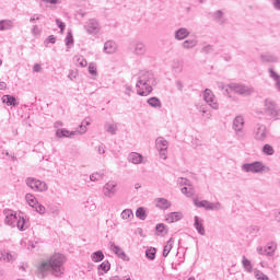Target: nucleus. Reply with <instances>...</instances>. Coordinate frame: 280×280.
<instances>
[{"mask_svg":"<svg viewBox=\"0 0 280 280\" xmlns=\"http://www.w3.org/2000/svg\"><path fill=\"white\" fill-rule=\"evenodd\" d=\"M155 202V207L158 209H162L163 211H165L166 209H170V207H172V202H170V200L165 199V198H156L154 200Z\"/></svg>","mask_w":280,"mask_h":280,"instance_id":"obj_13","label":"nucleus"},{"mask_svg":"<svg viewBox=\"0 0 280 280\" xmlns=\"http://www.w3.org/2000/svg\"><path fill=\"white\" fill-rule=\"evenodd\" d=\"M68 78L70 80H75L78 78V71L70 70Z\"/></svg>","mask_w":280,"mask_h":280,"instance_id":"obj_56","label":"nucleus"},{"mask_svg":"<svg viewBox=\"0 0 280 280\" xmlns=\"http://www.w3.org/2000/svg\"><path fill=\"white\" fill-rule=\"evenodd\" d=\"M108 270H110V262H108V260L103 261L98 266V275H106V272H108Z\"/></svg>","mask_w":280,"mask_h":280,"instance_id":"obj_31","label":"nucleus"},{"mask_svg":"<svg viewBox=\"0 0 280 280\" xmlns=\"http://www.w3.org/2000/svg\"><path fill=\"white\" fill-rule=\"evenodd\" d=\"M129 161L133 163V165H139V163H142L143 161V155L137 152H132L129 154Z\"/></svg>","mask_w":280,"mask_h":280,"instance_id":"obj_23","label":"nucleus"},{"mask_svg":"<svg viewBox=\"0 0 280 280\" xmlns=\"http://www.w3.org/2000/svg\"><path fill=\"white\" fill-rule=\"evenodd\" d=\"M255 277H256L257 280H270L268 278V276H266L264 272H261L259 270L255 271Z\"/></svg>","mask_w":280,"mask_h":280,"instance_id":"obj_48","label":"nucleus"},{"mask_svg":"<svg viewBox=\"0 0 280 280\" xmlns=\"http://www.w3.org/2000/svg\"><path fill=\"white\" fill-rule=\"evenodd\" d=\"M145 51H148V49L145 48V44L143 43H137L135 45V54L137 56H143L145 54Z\"/></svg>","mask_w":280,"mask_h":280,"instance_id":"obj_28","label":"nucleus"},{"mask_svg":"<svg viewBox=\"0 0 280 280\" xmlns=\"http://www.w3.org/2000/svg\"><path fill=\"white\" fill-rule=\"evenodd\" d=\"M4 213H5L4 224H7L8 226H12L14 229V226H16V220H19L16 212L12 210H8Z\"/></svg>","mask_w":280,"mask_h":280,"instance_id":"obj_12","label":"nucleus"},{"mask_svg":"<svg viewBox=\"0 0 280 280\" xmlns=\"http://www.w3.org/2000/svg\"><path fill=\"white\" fill-rule=\"evenodd\" d=\"M117 194V183L109 180L103 186V196L105 198H115Z\"/></svg>","mask_w":280,"mask_h":280,"instance_id":"obj_6","label":"nucleus"},{"mask_svg":"<svg viewBox=\"0 0 280 280\" xmlns=\"http://www.w3.org/2000/svg\"><path fill=\"white\" fill-rule=\"evenodd\" d=\"M136 217H138L139 220H145V218H148V214H145V209L138 208L136 211Z\"/></svg>","mask_w":280,"mask_h":280,"instance_id":"obj_44","label":"nucleus"},{"mask_svg":"<svg viewBox=\"0 0 280 280\" xmlns=\"http://www.w3.org/2000/svg\"><path fill=\"white\" fill-rule=\"evenodd\" d=\"M273 7L276 8V10H280V0H275Z\"/></svg>","mask_w":280,"mask_h":280,"instance_id":"obj_64","label":"nucleus"},{"mask_svg":"<svg viewBox=\"0 0 280 280\" xmlns=\"http://www.w3.org/2000/svg\"><path fill=\"white\" fill-rule=\"evenodd\" d=\"M110 250H113V253H115V255H117L120 259H124V261H128V256L126 255L124 249H121V247L115 245V243H113L110 245Z\"/></svg>","mask_w":280,"mask_h":280,"instance_id":"obj_15","label":"nucleus"},{"mask_svg":"<svg viewBox=\"0 0 280 280\" xmlns=\"http://www.w3.org/2000/svg\"><path fill=\"white\" fill-rule=\"evenodd\" d=\"M260 59L261 62H279V57L270 52L261 54Z\"/></svg>","mask_w":280,"mask_h":280,"instance_id":"obj_17","label":"nucleus"},{"mask_svg":"<svg viewBox=\"0 0 280 280\" xmlns=\"http://www.w3.org/2000/svg\"><path fill=\"white\" fill-rule=\"evenodd\" d=\"M56 24L58 25V27L60 28L61 32H65V27H67L65 25V23L60 20H56Z\"/></svg>","mask_w":280,"mask_h":280,"instance_id":"obj_58","label":"nucleus"},{"mask_svg":"<svg viewBox=\"0 0 280 280\" xmlns=\"http://www.w3.org/2000/svg\"><path fill=\"white\" fill-rule=\"evenodd\" d=\"M220 209H222V203L220 202H209L208 201V205L206 207V210L207 211H220Z\"/></svg>","mask_w":280,"mask_h":280,"instance_id":"obj_36","label":"nucleus"},{"mask_svg":"<svg viewBox=\"0 0 280 280\" xmlns=\"http://www.w3.org/2000/svg\"><path fill=\"white\" fill-rule=\"evenodd\" d=\"M32 34L33 36H39L40 34V28L38 27V25H34L32 28Z\"/></svg>","mask_w":280,"mask_h":280,"instance_id":"obj_55","label":"nucleus"},{"mask_svg":"<svg viewBox=\"0 0 280 280\" xmlns=\"http://www.w3.org/2000/svg\"><path fill=\"white\" fill-rule=\"evenodd\" d=\"M106 152V150L104 149V144H101L98 147V154H104Z\"/></svg>","mask_w":280,"mask_h":280,"instance_id":"obj_63","label":"nucleus"},{"mask_svg":"<svg viewBox=\"0 0 280 280\" xmlns=\"http://www.w3.org/2000/svg\"><path fill=\"white\" fill-rule=\"evenodd\" d=\"M268 135H270V132L266 125L257 124L254 128V139L256 141H266V139H268Z\"/></svg>","mask_w":280,"mask_h":280,"instance_id":"obj_5","label":"nucleus"},{"mask_svg":"<svg viewBox=\"0 0 280 280\" xmlns=\"http://www.w3.org/2000/svg\"><path fill=\"white\" fill-rule=\"evenodd\" d=\"M165 220H166V222H168V224H172L174 222H178L179 220H183V213H180V212H171V213L166 214Z\"/></svg>","mask_w":280,"mask_h":280,"instance_id":"obj_16","label":"nucleus"},{"mask_svg":"<svg viewBox=\"0 0 280 280\" xmlns=\"http://www.w3.org/2000/svg\"><path fill=\"white\" fill-rule=\"evenodd\" d=\"M214 20L222 25L224 23V20L222 19V11H217L214 13Z\"/></svg>","mask_w":280,"mask_h":280,"instance_id":"obj_50","label":"nucleus"},{"mask_svg":"<svg viewBox=\"0 0 280 280\" xmlns=\"http://www.w3.org/2000/svg\"><path fill=\"white\" fill-rule=\"evenodd\" d=\"M48 43H51L54 45L56 43V36L54 35L48 36Z\"/></svg>","mask_w":280,"mask_h":280,"instance_id":"obj_62","label":"nucleus"},{"mask_svg":"<svg viewBox=\"0 0 280 280\" xmlns=\"http://www.w3.org/2000/svg\"><path fill=\"white\" fill-rule=\"evenodd\" d=\"M203 100L214 110H218V108H220V105L218 104V100L215 98V95L213 94V92L210 89L205 90Z\"/></svg>","mask_w":280,"mask_h":280,"instance_id":"obj_7","label":"nucleus"},{"mask_svg":"<svg viewBox=\"0 0 280 280\" xmlns=\"http://www.w3.org/2000/svg\"><path fill=\"white\" fill-rule=\"evenodd\" d=\"M36 21H40V16L39 15H33L31 19H30V22L31 23H36Z\"/></svg>","mask_w":280,"mask_h":280,"instance_id":"obj_61","label":"nucleus"},{"mask_svg":"<svg viewBox=\"0 0 280 280\" xmlns=\"http://www.w3.org/2000/svg\"><path fill=\"white\" fill-rule=\"evenodd\" d=\"M262 152L267 155V156H272V154H275V148H272V145L270 144H265L262 147Z\"/></svg>","mask_w":280,"mask_h":280,"instance_id":"obj_40","label":"nucleus"},{"mask_svg":"<svg viewBox=\"0 0 280 280\" xmlns=\"http://www.w3.org/2000/svg\"><path fill=\"white\" fill-rule=\"evenodd\" d=\"M2 104H7V106H19V102L16 101V97L12 96V95H3L2 96Z\"/></svg>","mask_w":280,"mask_h":280,"instance_id":"obj_18","label":"nucleus"},{"mask_svg":"<svg viewBox=\"0 0 280 280\" xmlns=\"http://www.w3.org/2000/svg\"><path fill=\"white\" fill-rule=\"evenodd\" d=\"M210 51H213V47L211 45H208L202 48L203 54H210Z\"/></svg>","mask_w":280,"mask_h":280,"instance_id":"obj_60","label":"nucleus"},{"mask_svg":"<svg viewBox=\"0 0 280 280\" xmlns=\"http://www.w3.org/2000/svg\"><path fill=\"white\" fill-rule=\"evenodd\" d=\"M161 159L165 161L167 159V149H161L159 150Z\"/></svg>","mask_w":280,"mask_h":280,"instance_id":"obj_57","label":"nucleus"},{"mask_svg":"<svg viewBox=\"0 0 280 280\" xmlns=\"http://www.w3.org/2000/svg\"><path fill=\"white\" fill-rule=\"evenodd\" d=\"M14 256H12V254H10V252L8 250H2L0 253V261H7V262H10V261H14Z\"/></svg>","mask_w":280,"mask_h":280,"instance_id":"obj_29","label":"nucleus"},{"mask_svg":"<svg viewBox=\"0 0 280 280\" xmlns=\"http://www.w3.org/2000/svg\"><path fill=\"white\" fill-rule=\"evenodd\" d=\"M202 219H200V217H195V229L196 231H198L199 235H205L206 231H205V225L202 223Z\"/></svg>","mask_w":280,"mask_h":280,"instance_id":"obj_19","label":"nucleus"},{"mask_svg":"<svg viewBox=\"0 0 280 280\" xmlns=\"http://www.w3.org/2000/svg\"><path fill=\"white\" fill-rule=\"evenodd\" d=\"M219 89L225 90L226 95H231V93H237L238 95H253L255 92L253 88L237 83H232L228 86H225L224 83H219Z\"/></svg>","mask_w":280,"mask_h":280,"instance_id":"obj_2","label":"nucleus"},{"mask_svg":"<svg viewBox=\"0 0 280 280\" xmlns=\"http://www.w3.org/2000/svg\"><path fill=\"white\" fill-rule=\"evenodd\" d=\"M105 129L106 132H110V135H116L117 133V125L115 124H105Z\"/></svg>","mask_w":280,"mask_h":280,"instance_id":"obj_41","label":"nucleus"},{"mask_svg":"<svg viewBox=\"0 0 280 280\" xmlns=\"http://www.w3.org/2000/svg\"><path fill=\"white\" fill-rule=\"evenodd\" d=\"M168 145L170 143L163 137H160L155 140V147L158 150H167Z\"/></svg>","mask_w":280,"mask_h":280,"instance_id":"obj_22","label":"nucleus"},{"mask_svg":"<svg viewBox=\"0 0 280 280\" xmlns=\"http://www.w3.org/2000/svg\"><path fill=\"white\" fill-rule=\"evenodd\" d=\"M85 28L88 34H97L100 32V24L96 20H90Z\"/></svg>","mask_w":280,"mask_h":280,"instance_id":"obj_14","label":"nucleus"},{"mask_svg":"<svg viewBox=\"0 0 280 280\" xmlns=\"http://www.w3.org/2000/svg\"><path fill=\"white\" fill-rule=\"evenodd\" d=\"M106 176V171L96 172L90 175V180L95 183L96 180H102Z\"/></svg>","mask_w":280,"mask_h":280,"instance_id":"obj_32","label":"nucleus"},{"mask_svg":"<svg viewBox=\"0 0 280 280\" xmlns=\"http://www.w3.org/2000/svg\"><path fill=\"white\" fill-rule=\"evenodd\" d=\"M268 72H269V77L275 80L276 82V89L279 91L280 93V75L275 72V70L272 68H269L268 69Z\"/></svg>","mask_w":280,"mask_h":280,"instance_id":"obj_24","label":"nucleus"},{"mask_svg":"<svg viewBox=\"0 0 280 280\" xmlns=\"http://www.w3.org/2000/svg\"><path fill=\"white\" fill-rule=\"evenodd\" d=\"M71 135H75V131L69 132L67 129L57 130V137H71Z\"/></svg>","mask_w":280,"mask_h":280,"instance_id":"obj_43","label":"nucleus"},{"mask_svg":"<svg viewBox=\"0 0 280 280\" xmlns=\"http://www.w3.org/2000/svg\"><path fill=\"white\" fill-rule=\"evenodd\" d=\"M243 268L246 270V272H253V264H250V260L246 258V256H243Z\"/></svg>","mask_w":280,"mask_h":280,"instance_id":"obj_39","label":"nucleus"},{"mask_svg":"<svg viewBox=\"0 0 280 280\" xmlns=\"http://www.w3.org/2000/svg\"><path fill=\"white\" fill-rule=\"evenodd\" d=\"M152 84H154V74L149 71H141L136 84V86H147V91L141 92V94L152 93Z\"/></svg>","mask_w":280,"mask_h":280,"instance_id":"obj_3","label":"nucleus"},{"mask_svg":"<svg viewBox=\"0 0 280 280\" xmlns=\"http://www.w3.org/2000/svg\"><path fill=\"white\" fill-rule=\"evenodd\" d=\"M66 45L67 47H71V45H73V34H71V32H69L66 37Z\"/></svg>","mask_w":280,"mask_h":280,"instance_id":"obj_51","label":"nucleus"},{"mask_svg":"<svg viewBox=\"0 0 280 280\" xmlns=\"http://www.w3.org/2000/svg\"><path fill=\"white\" fill-rule=\"evenodd\" d=\"M242 167L244 172H252L253 174H261V172L266 170V166H264V163L261 162L244 164Z\"/></svg>","mask_w":280,"mask_h":280,"instance_id":"obj_8","label":"nucleus"},{"mask_svg":"<svg viewBox=\"0 0 280 280\" xmlns=\"http://www.w3.org/2000/svg\"><path fill=\"white\" fill-rule=\"evenodd\" d=\"M33 71L35 73H40V71H43V67H40L39 63H35L34 67H33Z\"/></svg>","mask_w":280,"mask_h":280,"instance_id":"obj_59","label":"nucleus"},{"mask_svg":"<svg viewBox=\"0 0 280 280\" xmlns=\"http://www.w3.org/2000/svg\"><path fill=\"white\" fill-rule=\"evenodd\" d=\"M73 62L77 65V67H82V68L89 65V62L82 55H75L73 58Z\"/></svg>","mask_w":280,"mask_h":280,"instance_id":"obj_26","label":"nucleus"},{"mask_svg":"<svg viewBox=\"0 0 280 280\" xmlns=\"http://www.w3.org/2000/svg\"><path fill=\"white\" fill-rule=\"evenodd\" d=\"M88 126H91V122L85 121V125H84V122H82V124L80 125L79 133H80V135H84V132H86V127H88Z\"/></svg>","mask_w":280,"mask_h":280,"instance_id":"obj_52","label":"nucleus"},{"mask_svg":"<svg viewBox=\"0 0 280 280\" xmlns=\"http://www.w3.org/2000/svg\"><path fill=\"white\" fill-rule=\"evenodd\" d=\"M104 51L105 54H115L117 51V44L113 40H108L104 45Z\"/></svg>","mask_w":280,"mask_h":280,"instance_id":"obj_21","label":"nucleus"},{"mask_svg":"<svg viewBox=\"0 0 280 280\" xmlns=\"http://www.w3.org/2000/svg\"><path fill=\"white\" fill-rule=\"evenodd\" d=\"M33 209H35L37 213H40V215L46 211L45 206L38 203Z\"/></svg>","mask_w":280,"mask_h":280,"instance_id":"obj_53","label":"nucleus"},{"mask_svg":"<svg viewBox=\"0 0 280 280\" xmlns=\"http://www.w3.org/2000/svg\"><path fill=\"white\" fill-rule=\"evenodd\" d=\"M196 45H198V40L197 39H186L183 44L182 47L184 49H194V47H196Z\"/></svg>","mask_w":280,"mask_h":280,"instance_id":"obj_35","label":"nucleus"},{"mask_svg":"<svg viewBox=\"0 0 280 280\" xmlns=\"http://www.w3.org/2000/svg\"><path fill=\"white\" fill-rule=\"evenodd\" d=\"M25 183L33 191H47L48 189L47 183L34 177H27Z\"/></svg>","mask_w":280,"mask_h":280,"instance_id":"obj_4","label":"nucleus"},{"mask_svg":"<svg viewBox=\"0 0 280 280\" xmlns=\"http://www.w3.org/2000/svg\"><path fill=\"white\" fill-rule=\"evenodd\" d=\"M182 194L187 196V198H191V196H194V188L183 187L182 188Z\"/></svg>","mask_w":280,"mask_h":280,"instance_id":"obj_47","label":"nucleus"},{"mask_svg":"<svg viewBox=\"0 0 280 280\" xmlns=\"http://www.w3.org/2000/svg\"><path fill=\"white\" fill-rule=\"evenodd\" d=\"M14 27V22L10 20L0 21V32H5L7 30H12Z\"/></svg>","mask_w":280,"mask_h":280,"instance_id":"obj_27","label":"nucleus"},{"mask_svg":"<svg viewBox=\"0 0 280 280\" xmlns=\"http://www.w3.org/2000/svg\"><path fill=\"white\" fill-rule=\"evenodd\" d=\"M147 103L149 104V106H151L152 108H161V106H163V104L161 103V100H159L156 96H153L151 98H149L147 101Z\"/></svg>","mask_w":280,"mask_h":280,"instance_id":"obj_30","label":"nucleus"},{"mask_svg":"<svg viewBox=\"0 0 280 280\" xmlns=\"http://www.w3.org/2000/svg\"><path fill=\"white\" fill-rule=\"evenodd\" d=\"M276 250H277V245L273 243L268 244L265 247H261V246L257 247L258 255H266L267 257H272Z\"/></svg>","mask_w":280,"mask_h":280,"instance_id":"obj_11","label":"nucleus"},{"mask_svg":"<svg viewBox=\"0 0 280 280\" xmlns=\"http://www.w3.org/2000/svg\"><path fill=\"white\" fill-rule=\"evenodd\" d=\"M67 258L62 254H55L50 257L49 261L42 262L38 270L42 277L51 272L55 277H61L65 273V262Z\"/></svg>","mask_w":280,"mask_h":280,"instance_id":"obj_1","label":"nucleus"},{"mask_svg":"<svg viewBox=\"0 0 280 280\" xmlns=\"http://www.w3.org/2000/svg\"><path fill=\"white\" fill-rule=\"evenodd\" d=\"M187 36H189V31L185 27L178 28L175 32L176 40H185V38H187Z\"/></svg>","mask_w":280,"mask_h":280,"instance_id":"obj_20","label":"nucleus"},{"mask_svg":"<svg viewBox=\"0 0 280 280\" xmlns=\"http://www.w3.org/2000/svg\"><path fill=\"white\" fill-rule=\"evenodd\" d=\"M136 89H137L138 95H141V96H148V95H150V93L141 94V93H145V92L148 91L147 85L136 86Z\"/></svg>","mask_w":280,"mask_h":280,"instance_id":"obj_45","label":"nucleus"},{"mask_svg":"<svg viewBox=\"0 0 280 280\" xmlns=\"http://www.w3.org/2000/svg\"><path fill=\"white\" fill-rule=\"evenodd\" d=\"M25 200L30 205V207H33V209L34 207H36V205H38V199H36V197L32 194H26Z\"/></svg>","mask_w":280,"mask_h":280,"instance_id":"obj_34","label":"nucleus"},{"mask_svg":"<svg viewBox=\"0 0 280 280\" xmlns=\"http://www.w3.org/2000/svg\"><path fill=\"white\" fill-rule=\"evenodd\" d=\"M172 248H174V238H170L164 246L163 257H167V255H170V253L172 252Z\"/></svg>","mask_w":280,"mask_h":280,"instance_id":"obj_33","label":"nucleus"},{"mask_svg":"<svg viewBox=\"0 0 280 280\" xmlns=\"http://www.w3.org/2000/svg\"><path fill=\"white\" fill-rule=\"evenodd\" d=\"M120 218H121L122 220H128V221H130V220H132V218H135V213H132V210L126 209V210H124V211L121 212Z\"/></svg>","mask_w":280,"mask_h":280,"instance_id":"obj_38","label":"nucleus"},{"mask_svg":"<svg viewBox=\"0 0 280 280\" xmlns=\"http://www.w3.org/2000/svg\"><path fill=\"white\" fill-rule=\"evenodd\" d=\"M91 259H92V261H95V262L103 261L104 253L102 250L94 252L91 255Z\"/></svg>","mask_w":280,"mask_h":280,"instance_id":"obj_37","label":"nucleus"},{"mask_svg":"<svg viewBox=\"0 0 280 280\" xmlns=\"http://www.w3.org/2000/svg\"><path fill=\"white\" fill-rule=\"evenodd\" d=\"M233 130H235L237 137H244V117L236 116L233 120Z\"/></svg>","mask_w":280,"mask_h":280,"instance_id":"obj_10","label":"nucleus"},{"mask_svg":"<svg viewBox=\"0 0 280 280\" xmlns=\"http://www.w3.org/2000/svg\"><path fill=\"white\" fill-rule=\"evenodd\" d=\"M155 231H158V233H161V234L165 233V224L163 223L158 224L155 226Z\"/></svg>","mask_w":280,"mask_h":280,"instance_id":"obj_54","label":"nucleus"},{"mask_svg":"<svg viewBox=\"0 0 280 280\" xmlns=\"http://www.w3.org/2000/svg\"><path fill=\"white\" fill-rule=\"evenodd\" d=\"M265 114L269 117H277L279 115V108L277 107V104L273 103L272 100L267 98L265 100Z\"/></svg>","mask_w":280,"mask_h":280,"instance_id":"obj_9","label":"nucleus"},{"mask_svg":"<svg viewBox=\"0 0 280 280\" xmlns=\"http://www.w3.org/2000/svg\"><path fill=\"white\" fill-rule=\"evenodd\" d=\"M145 255H147L148 259H151V260L155 259V257H156V248L151 247V248L147 249Z\"/></svg>","mask_w":280,"mask_h":280,"instance_id":"obj_42","label":"nucleus"},{"mask_svg":"<svg viewBox=\"0 0 280 280\" xmlns=\"http://www.w3.org/2000/svg\"><path fill=\"white\" fill-rule=\"evenodd\" d=\"M15 225L19 229V231H26V229L30 226L27 224V221L23 217H18V220L15 221Z\"/></svg>","mask_w":280,"mask_h":280,"instance_id":"obj_25","label":"nucleus"},{"mask_svg":"<svg viewBox=\"0 0 280 280\" xmlns=\"http://www.w3.org/2000/svg\"><path fill=\"white\" fill-rule=\"evenodd\" d=\"M89 73L91 75H97V65H95L94 62H91L89 65Z\"/></svg>","mask_w":280,"mask_h":280,"instance_id":"obj_46","label":"nucleus"},{"mask_svg":"<svg viewBox=\"0 0 280 280\" xmlns=\"http://www.w3.org/2000/svg\"><path fill=\"white\" fill-rule=\"evenodd\" d=\"M208 205H209L208 200H202V201L195 200V207L207 209Z\"/></svg>","mask_w":280,"mask_h":280,"instance_id":"obj_49","label":"nucleus"}]
</instances>
